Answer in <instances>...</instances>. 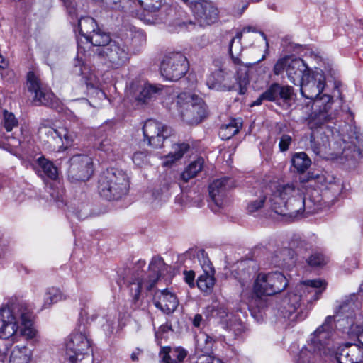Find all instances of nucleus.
Wrapping results in <instances>:
<instances>
[{"mask_svg": "<svg viewBox=\"0 0 363 363\" xmlns=\"http://www.w3.org/2000/svg\"><path fill=\"white\" fill-rule=\"evenodd\" d=\"M255 31L252 27L244 28L242 32H239L233 38L229 44V52L236 68V74L227 65L218 61H215V65L218 67L207 78L206 84L210 89L219 91H238L240 94H245L247 91V86L249 84L247 74L248 67L260 61L258 60L253 62H243L240 59L242 47L241 39L243 32ZM264 55L261 60H264Z\"/></svg>", "mask_w": 363, "mask_h": 363, "instance_id": "1", "label": "nucleus"}, {"mask_svg": "<svg viewBox=\"0 0 363 363\" xmlns=\"http://www.w3.org/2000/svg\"><path fill=\"white\" fill-rule=\"evenodd\" d=\"M301 95L308 99L314 100L315 107L308 118V125L310 129L328 122L332 119L329 113L333 104V97L329 94H323L319 97L325 86V77L322 70L311 71L302 79L300 84Z\"/></svg>", "mask_w": 363, "mask_h": 363, "instance_id": "2", "label": "nucleus"}, {"mask_svg": "<svg viewBox=\"0 0 363 363\" xmlns=\"http://www.w3.org/2000/svg\"><path fill=\"white\" fill-rule=\"evenodd\" d=\"M37 334L33 314L26 304L14 303L0 309V338L16 342L19 336L33 340Z\"/></svg>", "mask_w": 363, "mask_h": 363, "instance_id": "3", "label": "nucleus"}, {"mask_svg": "<svg viewBox=\"0 0 363 363\" xmlns=\"http://www.w3.org/2000/svg\"><path fill=\"white\" fill-rule=\"evenodd\" d=\"M335 316L328 315L310 335L307 344L299 352L296 363H318L322 355L333 357L338 346L334 342Z\"/></svg>", "mask_w": 363, "mask_h": 363, "instance_id": "4", "label": "nucleus"}, {"mask_svg": "<svg viewBox=\"0 0 363 363\" xmlns=\"http://www.w3.org/2000/svg\"><path fill=\"white\" fill-rule=\"evenodd\" d=\"M269 208L278 215L296 218L299 216L304 203L303 191L298 184L287 183L269 188Z\"/></svg>", "mask_w": 363, "mask_h": 363, "instance_id": "5", "label": "nucleus"}, {"mask_svg": "<svg viewBox=\"0 0 363 363\" xmlns=\"http://www.w3.org/2000/svg\"><path fill=\"white\" fill-rule=\"evenodd\" d=\"M326 287V283L322 279L306 280L301 282L296 289V292H291L286 297V305L281 311L284 318L289 320H303L298 309L301 306L302 297L306 298L308 302L318 300Z\"/></svg>", "mask_w": 363, "mask_h": 363, "instance_id": "6", "label": "nucleus"}, {"mask_svg": "<svg viewBox=\"0 0 363 363\" xmlns=\"http://www.w3.org/2000/svg\"><path fill=\"white\" fill-rule=\"evenodd\" d=\"M129 190L128 175L121 169L111 168L104 172L99 180L100 195L108 200H118Z\"/></svg>", "mask_w": 363, "mask_h": 363, "instance_id": "7", "label": "nucleus"}, {"mask_svg": "<svg viewBox=\"0 0 363 363\" xmlns=\"http://www.w3.org/2000/svg\"><path fill=\"white\" fill-rule=\"evenodd\" d=\"M165 267L166 264L162 258L153 257L149 265L150 274L145 277L143 272L133 274L129 281V287L134 308L139 306L138 301L141 289L144 287L148 291L151 290L162 274Z\"/></svg>", "mask_w": 363, "mask_h": 363, "instance_id": "8", "label": "nucleus"}, {"mask_svg": "<svg viewBox=\"0 0 363 363\" xmlns=\"http://www.w3.org/2000/svg\"><path fill=\"white\" fill-rule=\"evenodd\" d=\"M172 105H175L182 120L189 124L199 123L206 116V105L196 95L181 93L177 96Z\"/></svg>", "mask_w": 363, "mask_h": 363, "instance_id": "9", "label": "nucleus"}, {"mask_svg": "<svg viewBox=\"0 0 363 363\" xmlns=\"http://www.w3.org/2000/svg\"><path fill=\"white\" fill-rule=\"evenodd\" d=\"M287 286L288 281L281 272L259 273L253 284L252 299L279 294Z\"/></svg>", "mask_w": 363, "mask_h": 363, "instance_id": "10", "label": "nucleus"}, {"mask_svg": "<svg viewBox=\"0 0 363 363\" xmlns=\"http://www.w3.org/2000/svg\"><path fill=\"white\" fill-rule=\"evenodd\" d=\"M98 56L109 68L118 69L125 66L130 58L128 46L122 40H113L105 47L99 48Z\"/></svg>", "mask_w": 363, "mask_h": 363, "instance_id": "11", "label": "nucleus"}, {"mask_svg": "<svg viewBox=\"0 0 363 363\" xmlns=\"http://www.w3.org/2000/svg\"><path fill=\"white\" fill-rule=\"evenodd\" d=\"M91 347L84 327L74 330L65 342V356L71 363H77L88 354Z\"/></svg>", "mask_w": 363, "mask_h": 363, "instance_id": "12", "label": "nucleus"}, {"mask_svg": "<svg viewBox=\"0 0 363 363\" xmlns=\"http://www.w3.org/2000/svg\"><path fill=\"white\" fill-rule=\"evenodd\" d=\"M26 86L29 92L33 94V102L36 105H44L52 108L60 107V101L49 88L44 86L40 79L33 72L27 74Z\"/></svg>", "mask_w": 363, "mask_h": 363, "instance_id": "13", "label": "nucleus"}, {"mask_svg": "<svg viewBox=\"0 0 363 363\" xmlns=\"http://www.w3.org/2000/svg\"><path fill=\"white\" fill-rule=\"evenodd\" d=\"M186 57L181 52L167 55L160 65L161 74L167 80L177 81L188 71Z\"/></svg>", "mask_w": 363, "mask_h": 363, "instance_id": "14", "label": "nucleus"}, {"mask_svg": "<svg viewBox=\"0 0 363 363\" xmlns=\"http://www.w3.org/2000/svg\"><path fill=\"white\" fill-rule=\"evenodd\" d=\"M93 173L92 160L86 155H75L69 160L68 177L72 182H85Z\"/></svg>", "mask_w": 363, "mask_h": 363, "instance_id": "15", "label": "nucleus"}, {"mask_svg": "<svg viewBox=\"0 0 363 363\" xmlns=\"http://www.w3.org/2000/svg\"><path fill=\"white\" fill-rule=\"evenodd\" d=\"M144 141L154 148H160L170 135L169 128L163 123L152 119L145 121L143 127Z\"/></svg>", "mask_w": 363, "mask_h": 363, "instance_id": "16", "label": "nucleus"}, {"mask_svg": "<svg viewBox=\"0 0 363 363\" xmlns=\"http://www.w3.org/2000/svg\"><path fill=\"white\" fill-rule=\"evenodd\" d=\"M362 302L355 294L346 296L336 311V316L344 317L347 322L348 331L351 330L352 325H355L357 320L359 319V313L357 316V312L359 311Z\"/></svg>", "mask_w": 363, "mask_h": 363, "instance_id": "17", "label": "nucleus"}, {"mask_svg": "<svg viewBox=\"0 0 363 363\" xmlns=\"http://www.w3.org/2000/svg\"><path fill=\"white\" fill-rule=\"evenodd\" d=\"M333 357L339 363H363V345L346 344L337 346Z\"/></svg>", "mask_w": 363, "mask_h": 363, "instance_id": "18", "label": "nucleus"}, {"mask_svg": "<svg viewBox=\"0 0 363 363\" xmlns=\"http://www.w3.org/2000/svg\"><path fill=\"white\" fill-rule=\"evenodd\" d=\"M40 140L45 148L51 152H59L64 147L60 130L54 129L45 125H41L38 131Z\"/></svg>", "mask_w": 363, "mask_h": 363, "instance_id": "19", "label": "nucleus"}, {"mask_svg": "<svg viewBox=\"0 0 363 363\" xmlns=\"http://www.w3.org/2000/svg\"><path fill=\"white\" fill-rule=\"evenodd\" d=\"M234 186V180L224 177L215 179L208 186L209 196L217 206H223L228 191Z\"/></svg>", "mask_w": 363, "mask_h": 363, "instance_id": "20", "label": "nucleus"}, {"mask_svg": "<svg viewBox=\"0 0 363 363\" xmlns=\"http://www.w3.org/2000/svg\"><path fill=\"white\" fill-rule=\"evenodd\" d=\"M193 13L201 26L211 25L218 18V9L207 0H202Z\"/></svg>", "mask_w": 363, "mask_h": 363, "instance_id": "21", "label": "nucleus"}, {"mask_svg": "<svg viewBox=\"0 0 363 363\" xmlns=\"http://www.w3.org/2000/svg\"><path fill=\"white\" fill-rule=\"evenodd\" d=\"M312 71L301 58H291L286 67V74L289 81L298 85L302 79Z\"/></svg>", "mask_w": 363, "mask_h": 363, "instance_id": "22", "label": "nucleus"}, {"mask_svg": "<svg viewBox=\"0 0 363 363\" xmlns=\"http://www.w3.org/2000/svg\"><path fill=\"white\" fill-rule=\"evenodd\" d=\"M154 303L157 308L169 314L175 311L178 306V301L174 294L165 289L155 293Z\"/></svg>", "mask_w": 363, "mask_h": 363, "instance_id": "23", "label": "nucleus"}, {"mask_svg": "<svg viewBox=\"0 0 363 363\" xmlns=\"http://www.w3.org/2000/svg\"><path fill=\"white\" fill-rule=\"evenodd\" d=\"M162 90V86L145 83L140 89L139 94L135 96L138 104H146L156 99Z\"/></svg>", "mask_w": 363, "mask_h": 363, "instance_id": "24", "label": "nucleus"}, {"mask_svg": "<svg viewBox=\"0 0 363 363\" xmlns=\"http://www.w3.org/2000/svg\"><path fill=\"white\" fill-rule=\"evenodd\" d=\"M186 354V351L181 347H163L160 352L164 363H182Z\"/></svg>", "mask_w": 363, "mask_h": 363, "instance_id": "25", "label": "nucleus"}, {"mask_svg": "<svg viewBox=\"0 0 363 363\" xmlns=\"http://www.w3.org/2000/svg\"><path fill=\"white\" fill-rule=\"evenodd\" d=\"M270 196L269 189L265 187L264 190L259 191L256 195L248 201L247 210L249 213H255L264 207V204L269 205L268 201Z\"/></svg>", "mask_w": 363, "mask_h": 363, "instance_id": "26", "label": "nucleus"}, {"mask_svg": "<svg viewBox=\"0 0 363 363\" xmlns=\"http://www.w3.org/2000/svg\"><path fill=\"white\" fill-rule=\"evenodd\" d=\"M294 251L289 248L284 247L277 250L271 257L273 265L278 267H286L290 265L293 259Z\"/></svg>", "mask_w": 363, "mask_h": 363, "instance_id": "27", "label": "nucleus"}, {"mask_svg": "<svg viewBox=\"0 0 363 363\" xmlns=\"http://www.w3.org/2000/svg\"><path fill=\"white\" fill-rule=\"evenodd\" d=\"M189 149V145L188 143H182L174 144L172 147L171 152L165 156L163 165L170 166L174 162L181 159Z\"/></svg>", "mask_w": 363, "mask_h": 363, "instance_id": "28", "label": "nucleus"}, {"mask_svg": "<svg viewBox=\"0 0 363 363\" xmlns=\"http://www.w3.org/2000/svg\"><path fill=\"white\" fill-rule=\"evenodd\" d=\"M242 119L233 118L228 123L223 125L219 130V135L223 140H228L237 134L242 127Z\"/></svg>", "mask_w": 363, "mask_h": 363, "instance_id": "29", "label": "nucleus"}, {"mask_svg": "<svg viewBox=\"0 0 363 363\" xmlns=\"http://www.w3.org/2000/svg\"><path fill=\"white\" fill-rule=\"evenodd\" d=\"M32 357L31 350L26 346H16L9 357V363H29Z\"/></svg>", "mask_w": 363, "mask_h": 363, "instance_id": "30", "label": "nucleus"}, {"mask_svg": "<svg viewBox=\"0 0 363 363\" xmlns=\"http://www.w3.org/2000/svg\"><path fill=\"white\" fill-rule=\"evenodd\" d=\"M342 157L345 159L349 165H354L362 157V153L354 144H347L344 147Z\"/></svg>", "mask_w": 363, "mask_h": 363, "instance_id": "31", "label": "nucleus"}, {"mask_svg": "<svg viewBox=\"0 0 363 363\" xmlns=\"http://www.w3.org/2000/svg\"><path fill=\"white\" fill-rule=\"evenodd\" d=\"M214 341L211 337L206 333L201 334L196 344V350L198 353L201 352V355H210L213 351Z\"/></svg>", "mask_w": 363, "mask_h": 363, "instance_id": "32", "label": "nucleus"}, {"mask_svg": "<svg viewBox=\"0 0 363 363\" xmlns=\"http://www.w3.org/2000/svg\"><path fill=\"white\" fill-rule=\"evenodd\" d=\"M204 164L202 157H199L195 161L191 162L185 170L181 174V179L185 182H189L191 179L195 177L197 174L201 171Z\"/></svg>", "mask_w": 363, "mask_h": 363, "instance_id": "33", "label": "nucleus"}, {"mask_svg": "<svg viewBox=\"0 0 363 363\" xmlns=\"http://www.w3.org/2000/svg\"><path fill=\"white\" fill-rule=\"evenodd\" d=\"M86 40L90 42L93 45L99 46L101 48L105 47L113 40L111 39L108 33H106L100 28H97L96 30H94L91 35H89V38Z\"/></svg>", "mask_w": 363, "mask_h": 363, "instance_id": "34", "label": "nucleus"}, {"mask_svg": "<svg viewBox=\"0 0 363 363\" xmlns=\"http://www.w3.org/2000/svg\"><path fill=\"white\" fill-rule=\"evenodd\" d=\"M97 28V24L93 18L86 16L81 18L78 21L79 32L86 40Z\"/></svg>", "mask_w": 363, "mask_h": 363, "instance_id": "35", "label": "nucleus"}, {"mask_svg": "<svg viewBox=\"0 0 363 363\" xmlns=\"http://www.w3.org/2000/svg\"><path fill=\"white\" fill-rule=\"evenodd\" d=\"M65 298L61 291L55 287L48 288L44 295L43 308H48L54 303Z\"/></svg>", "mask_w": 363, "mask_h": 363, "instance_id": "36", "label": "nucleus"}, {"mask_svg": "<svg viewBox=\"0 0 363 363\" xmlns=\"http://www.w3.org/2000/svg\"><path fill=\"white\" fill-rule=\"evenodd\" d=\"M294 167L298 172H304L311 164V161L308 155L303 152L295 153L291 159Z\"/></svg>", "mask_w": 363, "mask_h": 363, "instance_id": "37", "label": "nucleus"}, {"mask_svg": "<svg viewBox=\"0 0 363 363\" xmlns=\"http://www.w3.org/2000/svg\"><path fill=\"white\" fill-rule=\"evenodd\" d=\"M39 168L44 174L51 179H55L57 177V169L52 162L47 160L44 157H40L38 160Z\"/></svg>", "mask_w": 363, "mask_h": 363, "instance_id": "38", "label": "nucleus"}, {"mask_svg": "<svg viewBox=\"0 0 363 363\" xmlns=\"http://www.w3.org/2000/svg\"><path fill=\"white\" fill-rule=\"evenodd\" d=\"M214 284V277L206 272L200 275L197 279V286L202 291H207L211 289Z\"/></svg>", "mask_w": 363, "mask_h": 363, "instance_id": "39", "label": "nucleus"}, {"mask_svg": "<svg viewBox=\"0 0 363 363\" xmlns=\"http://www.w3.org/2000/svg\"><path fill=\"white\" fill-rule=\"evenodd\" d=\"M303 200L304 206L301 208V212L299 213V216L303 212L308 214L315 213L321 208L320 199L313 200L311 198L306 199L303 195Z\"/></svg>", "mask_w": 363, "mask_h": 363, "instance_id": "40", "label": "nucleus"}, {"mask_svg": "<svg viewBox=\"0 0 363 363\" xmlns=\"http://www.w3.org/2000/svg\"><path fill=\"white\" fill-rule=\"evenodd\" d=\"M226 328L233 330L236 334L240 333L242 330V324L237 315L230 313L228 318L224 320Z\"/></svg>", "mask_w": 363, "mask_h": 363, "instance_id": "41", "label": "nucleus"}, {"mask_svg": "<svg viewBox=\"0 0 363 363\" xmlns=\"http://www.w3.org/2000/svg\"><path fill=\"white\" fill-rule=\"evenodd\" d=\"M326 123L327 122H325L314 129H311L312 133L310 136V146L313 152L316 155L320 153L321 149L320 143L316 140L318 139L317 133L318 132V129H323Z\"/></svg>", "mask_w": 363, "mask_h": 363, "instance_id": "42", "label": "nucleus"}, {"mask_svg": "<svg viewBox=\"0 0 363 363\" xmlns=\"http://www.w3.org/2000/svg\"><path fill=\"white\" fill-rule=\"evenodd\" d=\"M279 84H272L264 92L262 93V97H265L266 101H275L279 99Z\"/></svg>", "mask_w": 363, "mask_h": 363, "instance_id": "43", "label": "nucleus"}, {"mask_svg": "<svg viewBox=\"0 0 363 363\" xmlns=\"http://www.w3.org/2000/svg\"><path fill=\"white\" fill-rule=\"evenodd\" d=\"M2 124L7 132H11L13 128L17 127L18 121L12 113L4 111Z\"/></svg>", "mask_w": 363, "mask_h": 363, "instance_id": "44", "label": "nucleus"}, {"mask_svg": "<svg viewBox=\"0 0 363 363\" xmlns=\"http://www.w3.org/2000/svg\"><path fill=\"white\" fill-rule=\"evenodd\" d=\"M138 1L145 10L156 12L161 8L163 0H138Z\"/></svg>", "mask_w": 363, "mask_h": 363, "instance_id": "45", "label": "nucleus"}, {"mask_svg": "<svg viewBox=\"0 0 363 363\" xmlns=\"http://www.w3.org/2000/svg\"><path fill=\"white\" fill-rule=\"evenodd\" d=\"M307 262L311 267H319L325 264L326 259L321 253L314 252L307 259Z\"/></svg>", "mask_w": 363, "mask_h": 363, "instance_id": "46", "label": "nucleus"}, {"mask_svg": "<svg viewBox=\"0 0 363 363\" xmlns=\"http://www.w3.org/2000/svg\"><path fill=\"white\" fill-rule=\"evenodd\" d=\"M279 99H281L284 101L290 100L294 94L293 87L286 85L279 84Z\"/></svg>", "mask_w": 363, "mask_h": 363, "instance_id": "47", "label": "nucleus"}, {"mask_svg": "<svg viewBox=\"0 0 363 363\" xmlns=\"http://www.w3.org/2000/svg\"><path fill=\"white\" fill-rule=\"evenodd\" d=\"M291 57H285L284 58L279 59L274 67V73L276 75H279L281 74L284 69L286 70V67L289 63Z\"/></svg>", "mask_w": 363, "mask_h": 363, "instance_id": "48", "label": "nucleus"}, {"mask_svg": "<svg viewBox=\"0 0 363 363\" xmlns=\"http://www.w3.org/2000/svg\"><path fill=\"white\" fill-rule=\"evenodd\" d=\"M354 333L358 338L359 342L363 345V322L357 321L356 325H352L351 330L348 331Z\"/></svg>", "mask_w": 363, "mask_h": 363, "instance_id": "49", "label": "nucleus"}, {"mask_svg": "<svg viewBox=\"0 0 363 363\" xmlns=\"http://www.w3.org/2000/svg\"><path fill=\"white\" fill-rule=\"evenodd\" d=\"M292 142V138L287 134H284L281 136L279 142V148L281 152H286Z\"/></svg>", "mask_w": 363, "mask_h": 363, "instance_id": "50", "label": "nucleus"}, {"mask_svg": "<svg viewBox=\"0 0 363 363\" xmlns=\"http://www.w3.org/2000/svg\"><path fill=\"white\" fill-rule=\"evenodd\" d=\"M146 158L147 152L144 151L135 152L132 157L134 164L139 167L143 165L145 162Z\"/></svg>", "mask_w": 363, "mask_h": 363, "instance_id": "51", "label": "nucleus"}, {"mask_svg": "<svg viewBox=\"0 0 363 363\" xmlns=\"http://www.w3.org/2000/svg\"><path fill=\"white\" fill-rule=\"evenodd\" d=\"M60 132L62 133L61 138L63 140L64 142V147L62 149H65V147L72 144L74 141L73 135L72 134H69L67 130L64 128L60 129Z\"/></svg>", "mask_w": 363, "mask_h": 363, "instance_id": "52", "label": "nucleus"}, {"mask_svg": "<svg viewBox=\"0 0 363 363\" xmlns=\"http://www.w3.org/2000/svg\"><path fill=\"white\" fill-rule=\"evenodd\" d=\"M230 313H228L224 307H220L212 311V315L220 318L224 324V320L229 318Z\"/></svg>", "mask_w": 363, "mask_h": 363, "instance_id": "53", "label": "nucleus"}, {"mask_svg": "<svg viewBox=\"0 0 363 363\" xmlns=\"http://www.w3.org/2000/svg\"><path fill=\"white\" fill-rule=\"evenodd\" d=\"M196 363H223L219 359L211 355H200Z\"/></svg>", "mask_w": 363, "mask_h": 363, "instance_id": "54", "label": "nucleus"}, {"mask_svg": "<svg viewBox=\"0 0 363 363\" xmlns=\"http://www.w3.org/2000/svg\"><path fill=\"white\" fill-rule=\"evenodd\" d=\"M252 278L253 277L250 273L243 272V274L239 278V281L240 283L241 286L243 289L248 288L250 286V282Z\"/></svg>", "mask_w": 363, "mask_h": 363, "instance_id": "55", "label": "nucleus"}, {"mask_svg": "<svg viewBox=\"0 0 363 363\" xmlns=\"http://www.w3.org/2000/svg\"><path fill=\"white\" fill-rule=\"evenodd\" d=\"M116 324V318H113L112 320H108L106 321V323L103 325L104 330L106 331L108 335L113 334L115 330Z\"/></svg>", "mask_w": 363, "mask_h": 363, "instance_id": "56", "label": "nucleus"}, {"mask_svg": "<svg viewBox=\"0 0 363 363\" xmlns=\"http://www.w3.org/2000/svg\"><path fill=\"white\" fill-rule=\"evenodd\" d=\"M184 276L186 283H187L191 288L194 287V272L193 271H184Z\"/></svg>", "mask_w": 363, "mask_h": 363, "instance_id": "57", "label": "nucleus"}, {"mask_svg": "<svg viewBox=\"0 0 363 363\" xmlns=\"http://www.w3.org/2000/svg\"><path fill=\"white\" fill-rule=\"evenodd\" d=\"M64 2L65 6H66L68 13L70 15H73L76 12L75 5H76V1L75 0H62Z\"/></svg>", "mask_w": 363, "mask_h": 363, "instance_id": "58", "label": "nucleus"}, {"mask_svg": "<svg viewBox=\"0 0 363 363\" xmlns=\"http://www.w3.org/2000/svg\"><path fill=\"white\" fill-rule=\"evenodd\" d=\"M189 195L184 193H182L181 194H179L175 197V203H178L180 206L187 205L189 201Z\"/></svg>", "mask_w": 363, "mask_h": 363, "instance_id": "59", "label": "nucleus"}, {"mask_svg": "<svg viewBox=\"0 0 363 363\" xmlns=\"http://www.w3.org/2000/svg\"><path fill=\"white\" fill-rule=\"evenodd\" d=\"M98 148L105 152H109L112 151V149L111 147L110 140L105 139V140H102L100 143Z\"/></svg>", "mask_w": 363, "mask_h": 363, "instance_id": "60", "label": "nucleus"}, {"mask_svg": "<svg viewBox=\"0 0 363 363\" xmlns=\"http://www.w3.org/2000/svg\"><path fill=\"white\" fill-rule=\"evenodd\" d=\"M203 322V319L201 314H196L192 320V324L196 328H199Z\"/></svg>", "mask_w": 363, "mask_h": 363, "instance_id": "61", "label": "nucleus"}, {"mask_svg": "<svg viewBox=\"0 0 363 363\" xmlns=\"http://www.w3.org/2000/svg\"><path fill=\"white\" fill-rule=\"evenodd\" d=\"M86 69V66L84 65H75L74 72L77 74L85 75V70Z\"/></svg>", "mask_w": 363, "mask_h": 363, "instance_id": "62", "label": "nucleus"}, {"mask_svg": "<svg viewBox=\"0 0 363 363\" xmlns=\"http://www.w3.org/2000/svg\"><path fill=\"white\" fill-rule=\"evenodd\" d=\"M264 100H265V97H262V94L255 101H254L252 103L251 106H259L262 104V103Z\"/></svg>", "mask_w": 363, "mask_h": 363, "instance_id": "63", "label": "nucleus"}, {"mask_svg": "<svg viewBox=\"0 0 363 363\" xmlns=\"http://www.w3.org/2000/svg\"><path fill=\"white\" fill-rule=\"evenodd\" d=\"M314 180H317L318 183H320L321 184H323L326 182V179L324 175H315L313 178Z\"/></svg>", "mask_w": 363, "mask_h": 363, "instance_id": "64", "label": "nucleus"}]
</instances>
